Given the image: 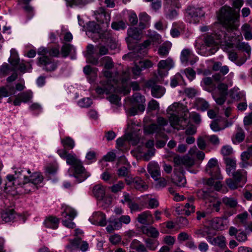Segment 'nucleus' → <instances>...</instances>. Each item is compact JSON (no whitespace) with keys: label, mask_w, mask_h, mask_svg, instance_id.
Masks as SVG:
<instances>
[{"label":"nucleus","mask_w":252,"mask_h":252,"mask_svg":"<svg viewBox=\"0 0 252 252\" xmlns=\"http://www.w3.org/2000/svg\"><path fill=\"white\" fill-rule=\"evenodd\" d=\"M217 17L220 23L228 32L237 30L239 26V11H236L232 7H222Z\"/></svg>","instance_id":"obj_1"},{"label":"nucleus","mask_w":252,"mask_h":252,"mask_svg":"<svg viewBox=\"0 0 252 252\" xmlns=\"http://www.w3.org/2000/svg\"><path fill=\"white\" fill-rule=\"evenodd\" d=\"M235 47L238 50L246 52L249 54L251 52V48L247 43L240 41V39L233 36H228L227 40L224 41L222 44V48L227 51Z\"/></svg>","instance_id":"obj_2"},{"label":"nucleus","mask_w":252,"mask_h":252,"mask_svg":"<svg viewBox=\"0 0 252 252\" xmlns=\"http://www.w3.org/2000/svg\"><path fill=\"white\" fill-rule=\"evenodd\" d=\"M227 34L221 31H218L216 33L206 35L204 38V42L207 46H217L219 44L224 43L225 40H227Z\"/></svg>","instance_id":"obj_3"},{"label":"nucleus","mask_w":252,"mask_h":252,"mask_svg":"<svg viewBox=\"0 0 252 252\" xmlns=\"http://www.w3.org/2000/svg\"><path fill=\"white\" fill-rule=\"evenodd\" d=\"M205 170L211 177H213L216 179H222L220 169L216 159H210L206 166Z\"/></svg>","instance_id":"obj_4"},{"label":"nucleus","mask_w":252,"mask_h":252,"mask_svg":"<svg viewBox=\"0 0 252 252\" xmlns=\"http://www.w3.org/2000/svg\"><path fill=\"white\" fill-rule=\"evenodd\" d=\"M172 182L179 187H184L187 183L185 176V171L182 167L175 168L174 176L171 178Z\"/></svg>","instance_id":"obj_5"},{"label":"nucleus","mask_w":252,"mask_h":252,"mask_svg":"<svg viewBox=\"0 0 252 252\" xmlns=\"http://www.w3.org/2000/svg\"><path fill=\"white\" fill-rule=\"evenodd\" d=\"M174 166L178 168V166L184 165L186 168H189L194 164V159L188 155L180 156L176 155L174 157L173 159Z\"/></svg>","instance_id":"obj_6"},{"label":"nucleus","mask_w":252,"mask_h":252,"mask_svg":"<svg viewBox=\"0 0 252 252\" xmlns=\"http://www.w3.org/2000/svg\"><path fill=\"white\" fill-rule=\"evenodd\" d=\"M214 178H211L206 180L205 185L206 186V189L198 190L196 192L197 196L198 198L202 199H207L210 193L213 191V186L214 184Z\"/></svg>","instance_id":"obj_7"},{"label":"nucleus","mask_w":252,"mask_h":252,"mask_svg":"<svg viewBox=\"0 0 252 252\" xmlns=\"http://www.w3.org/2000/svg\"><path fill=\"white\" fill-rule=\"evenodd\" d=\"M167 112L170 115H178L180 116L184 115V117H187L189 110L182 104L175 102L169 106Z\"/></svg>","instance_id":"obj_8"},{"label":"nucleus","mask_w":252,"mask_h":252,"mask_svg":"<svg viewBox=\"0 0 252 252\" xmlns=\"http://www.w3.org/2000/svg\"><path fill=\"white\" fill-rule=\"evenodd\" d=\"M39 63L44 66V69L47 71H52L56 69L57 64L52 58L47 56H43L38 59Z\"/></svg>","instance_id":"obj_9"},{"label":"nucleus","mask_w":252,"mask_h":252,"mask_svg":"<svg viewBox=\"0 0 252 252\" xmlns=\"http://www.w3.org/2000/svg\"><path fill=\"white\" fill-rule=\"evenodd\" d=\"M187 16L190 19V22L196 23L199 19L203 15L202 9L194 7L189 6L187 9Z\"/></svg>","instance_id":"obj_10"},{"label":"nucleus","mask_w":252,"mask_h":252,"mask_svg":"<svg viewBox=\"0 0 252 252\" xmlns=\"http://www.w3.org/2000/svg\"><path fill=\"white\" fill-rule=\"evenodd\" d=\"M154 84L153 81L149 80L146 85L147 87L151 88V93L154 97L157 98L161 97L165 92V88L162 86Z\"/></svg>","instance_id":"obj_11"},{"label":"nucleus","mask_w":252,"mask_h":252,"mask_svg":"<svg viewBox=\"0 0 252 252\" xmlns=\"http://www.w3.org/2000/svg\"><path fill=\"white\" fill-rule=\"evenodd\" d=\"M137 221L143 225H150L154 223V219L151 213L149 211L139 214L136 218Z\"/></svg>","instance_id":"obj_12"},{"label":"nucleus","mask_w":252,"mask_h":252,"mask_svg":"<svg viewBox=\"0 0 252 252\" xmlns=\"http://www.w3.org/2000/svg\"><path fill=\"white\" fill-rule=\"evenodd\" d=\"M94 15L95 19L99 22L108 24L110 21V14L102 7H99L94 11Z\"/></svg>","instance_id":"obj_13"},{"label":"nucleus","mask_w":252,"mask_h":252,"mask_svg":"<svg viewBox=\"0 0 252 252\" xmlns=\"http://www.w3.org/2000/svg\"><path fill=\"white\" fill-rule=\"evenodd\" d=\"M75 171V176L77 178H81L79 182H82L86 179L89 174L86 172L80 161L73 166Z\"/></svg>","instance_id":"obj_14"},{"label":"nucleus","mask_w":252,"mask_h":252,"mask_svg":"<svg viewBox=\"0 0 252 252\" xmlns=\"http://www.w3.org/2000/svg\"><path fill=\"white\" fill-rule=\"evenodd\" d=\"M75 171V176L77 178H81L79 182H82L86 179L89 174L86 172L80 161L73 166Z\"/></svg>","instance_id":"obj_15"},{"label":"nucleus","mask_w":252,"mask_h":252,"mask_svg":"<svg viewBox=\"0 0 252 252\" xmlns=\"http://www.w3.org/2000/svg\"><path fill=\"white\" fill-rule=\"evenodd\" d=\"M100 84L101 86L97 87L95 89L96 92L99 94H101L104 93L108 94L114 92L115 90L113 84H110L108 82L107 84L103 81H101Z\"/></svg>","instance_id":"obj_16"},{"label":"nucleus","mask_w":252,"mask_h":252,"mask_svg":"<svg viewBox=\"0 0 252 252\" xmlns=\"http://www.w3.org/2000/svg\"><path fill=\"white\" fill-rule=\"evenodd\" d=\"M164 130V128L163 127H161L160 126L156 124H152L144 127V131L146 133L153 134L156 133V135H158L160 136H163Z\"/></svg>","instance_id":"obj_17"},{"label":"nucleus","mask_w":252,"mask_h":252,"mask_svg":"<svg viewBox=\"0 0 252 252\" xmlns=\"http://www.w3.org/2000/svg\"><path fill=\"white\" fill-rule=\"evenodd\" d=\"M148 171L154 179H157L160 176V168L157 163L151 162L148 166Z\"/></svg>","instance_id":"obj_18"},{"label":"nucleus","mask_w":252,"mask_h":252,"mask_svg":"<svg viewBox=\"0 0 252 252\" xmlns=\"http://www.w3.org/2000/svg\"><path fill=\"white\" fill-rule=\"evenodd\" d=\"M171 116L169 118V121L171 126L174 128H177V126H180L183 129H184V126L182 125L183 122H186L187 117H184V115L179 117V115H170Z\"/></svg>","instance_id":"obj_19"},{"label":"nucleus","mask_w":252,"mask_h":252,"mask_svg":"<svg viewBox=\"0 0 252 252\" xmlns=\"http://www.w3.org/2000/svg\"><path fill=\"white\" fill-rule=\"evenodd\" d=\"M93 193L97 200H102L105 195V187L101 184L96 185L93 187Z\"/></svg>","instance_id":"obj_20"},{"label":"nucleus","mask_w":252,"mask_h":252,"mask_svg":"<svg viewBox=\"0 0 252 252\" xmlns=\"http://www.w3.org/2000/svg\"><path fill=\"white\" fill-rule=\"evenodd\" d=\"M233 177L243 186L247 181V172L244 170H238L233 173Z\"/></svg>","instance_id":"obj_21"},{"label":"nucleus","mask_w":252,"mask_h":252,"mask_svg":"<svg viewBox=\"0 0 252 252\" xmlns=\"http://www.w3.org/2000/svg\"><path fill=\"white\" fill-rule=\"evenodd\" d=\"M127 33L128 35V37L126 39L127 41H128L129 38L138 40L141 38L142 32L138 28L132 27L128 29Z\"/></svg>","instance_id":"obj_22"},{"label":"nucleus","mask_w":252,"mask_h":252,"mask_svg":"<svg viewBox=\"0 0 252 252\" xmlns=\"http://www.w3.org/2000/svg\"><path fill=\"white\" fill-rule=\"evenodd\" d=\"M16 217L15 212L13 209H8L3 211L1 215L3 221L8 222L14 220Z\"/></svg>","instance_id":"obj_23"},{"label":"nucleus","mask_w":252,"mask_h":252,"mask_svg":"<svg viewBox=\"0 0 252 252\" xmlns=\"http://www.w3.org/2000/svg\"><path fill=\"white\" fill-rule=\"evenodd\" d=\"M24 177V179L23 181V183H20L19 185H21L22 188L24 189L25 193H29L38 189V187L33 184V183L29 180L28 178L25 176Z\"/></svg>","instance_id":"obj_24"},{"label":"nucleus","mask_w":252,"mask_h":252,"mask_svg":"<svg viewBox=\"0 0 252 252\" xmlns=\"http://www.w3.org/2000/svg\"><path fill=\"white\" fill-rule=\"evenodd\" d=\"M59 223V219L55 216H50L46 218L44 224L47 227L52 229L58 228Z\"/></svg>","instance_id":"obj_25"},{"label":"nucleus","mask_w":252,"mask_h":252,"mask_svg":"<svg viewBox=\"0 0 252 252\" xmlns=\"http://www.w3.org/2000/svg\"><path fill=\"white\" fill-rule=\"evenodd\" d=\"M142 233L149 237L157 238L159 235L158 230L153 226H142L141 228Z\"/></svg>","instance_id":"obj_26"},{"label":"nucleus","mask_w":252,"mask_h":252,"mask_svg":"<svg viewBox=\"0 0 252 252\" xmlns=\"http://www.w3.org/2000/svg\"><path fill=\"white\" fill-rule=\"evenodd\" d=\"M59 49L57 48H53L50 49L47 48H40L38 51L39 55L43 56L50 55L52 57H58L59 55Z\"/></svg>","instance_id":"obj_27"},{"label":"nucleus","mask_w":252,"mask_h":252,"mask_svg":"<svg viewBox=\"0 0 252 252\" xmlns=\"http://www.w3.org/2000/svg\"><path fill=\"white\" fill-rule=\"evenodd\" d=\"M197 110L204 111L209 108V104L205 99L201 98H197L194 103Z\"/></svg>","instance_id":"obj_28"},{"label":"nucleus","mask_w":252,"mask_h":252,"mask_svg":"<svg viewBox=\"0 0 252 252\" xmlns=\"http://www.w3.org/2000/svg\"><path fill=\"white\" fill-rule=\"evenodd\" d=\"M94 53V47L92 44H89L87 46L86 56L89 62L94 64L97 63V59L94 58L93 55Z\"/></svg>","instance_id":"obj_29"},{"label":"nucleus","mask_w":252,"mask_h":252,"mask_svg":"<svg viewBox=\"0 0 252 252\" xmlns=\"http://www.w3.org/2000/svg\"><path fill=\"white\" fill-rule=\"evenodd\" d=\"M171 45L170 42H166L160 45L158 51V55L162 57L167 56L171 49Z\"/></svg>","instance_id":"obj_30"},{"label":"nucleus","mask_w":252,"mask_h":252,"mask_svg":"<svg viewBox=\"0 0 252 252\" xmlns=\"http://www.w3.org/2000/svg\"><path fill=\"white\" fill-rule=\"evenodd\" d=\"M173 66V60L170 58H168L166 60H161L158 64V68H162L167 70L171 69Z\"/></svg>","instance_id":"obj_31"},{"label":"nucleus","mask_w":252,"mask_h":252,"mask_svg":"<svg viewBox=\"0 0 252 252\" xmlns=\"http://www.w3.org/2000/svg\"><path fill=\"white\" fill-rule=\"evenodd\" d=\"M210 242L212 244L218 246L220 248L223 249L226 247L225 238L221 235L213 238L212 240H210Z\"/></svg>","instance_id":"obj_32"},{"label":"nucleus","mask_w":252,"mask_h":252,"mask_svg":"<svg viewBox=\"0 0 252 252\" xmlns=\"http://www.w3.org/2000/svg\"><path fill=\"white\" fill-rule=\"evenodd\" d=\"M225 163L226 165V171L227 174H230L232 170L236 169V161L234 159L226 158H225Z\"/></svg>","instance_id":"obj_33"},{"label":"nucleus","mask_w":252,"mask_h":252,"mask_svg":"<svg viewBox=\"0 0 252 252\" xmlns=\"http://www.w3.org/2000/svg\"><path fill=\"white\" fill-rule=\"evenodd\" d=\"M29 178L33 184L37 186V185L42 182L43 180V176L39 172H35L31 175Z\"/></svg>","instance_id":"obj_34"},{"label":"nucleus","mask_w":252,"mask_h":252,"mask_svg":"<svg viewBox=\"0 0 252 252\" xmlns=\"http://www.w3.org/2000/svg\"><path fill=\"white\" fill-rule=\"evenodd\" d=\"M204 200H208L210 202V206L212 208V209L215 210V211L218 212L220 210V205L221 202L218 199L213 197L210 195L208 196L207 199H204Z\"/></svg>","instance_id":"obj_35"},{"label":"nucleus","mask_w":252,"mask_h":252,"mask_svg":"<svg viewBox=\"0 0 252 252\" xmlns=\"http://www.w3.org/2000/svg\"><path fill=\"white\" fill-rule=\"evenodd\" d=\"M97 223L100 226H105L106 225V220L105 215L100 212H96L94 216Z\"/></svg>","instance_id":"obj_36"},{"label":"nucleus","mask_w":252,"mask_h":252,"mask_svg":"<svg viewBox=\"0 0 252 252\" xmlns=\"http://www.w3.org/2000/svg\"><path fill=\"white\" fill-rule=\"evenodd\" d=\"M192 57H194V55L189 49H185L181 52V61L183 63H187L189 60Z\"/></svg>","instance_id":"obj_37"},{"label":"nucleus","mask_w":252,"mask_h":252,"mask_svg":"<svg viewBox=\"0 0 252 252\" xmlns=\"http://www.w3.org/2000/svg\"><path fill=\"white\" fill-rule=\"evenodd\" d=\"M134 187L138 190L143 191L148 189V185L140 178H136L134 181Z\"/></svg>","instance_id":"obj_38"},{"label":"nucleus","mask_w":252,"mask_h":252,"mask_svg":"<svg viewBox=\"0 0 252 252\" xmlns=\"http://www.w3.org/2000/svg\"><path fill=\"white\" fill-rule=\"evenodd\" d=\"M61 143L64 148L68 149H72L75 146L74 140L68 136L62 139Z\"/></svg>","instance_id":"obj_39"},{"label":"nucleus","mask_w":252,"mask_h":252,"mask_svg":"<svg viewBox=\"0 0 252 252\" xmlns=\"http://www.w3.org/2000/svg\"><path fill=\"white\" fill-rule=\"evenodd\" d=\"M211 225L215 229L222 230L224 227L223 221L220 218H215L211 221Z\"/></svg>","instance_id":"obj_40"},{"label":"nucleus","mask_w":252,"mask_h":252,"mask_svg":"<svg viewBox=\"0 0 252 252\" xmlns=\"http://www.w3.org/2000/svg\"><path fill=\"white\" fill-rule=\"evenodd\" d=\"M76 215V211L70 208V207L66 206L64 210V212L62 213V216L64 217H68V219L69 220H73V219L75 218Z\"/></svg>","instance_id":"obj_41"},{"label":"nucleus","mask_w":252,"mask_h":252,"mask_svg":"<svg viewBox=\"0 0 252 252\" xmlns=\"http://www.w3.org/2000/svg\"><path fill=\"white\" fill-rule=\"evenodd\" d=\"M81 243V239L80 238H75L73 240L69 241V244L67 245L66 248L70 251L78 249Z\"/></svg>","instance_id":"obj_42"},{"label":"nucleus","mask_w":252,"mask_h":252,"mask_svg":"<svg viewBox=\"0 0 252 252\" xmlns=\"http://www.w3.org/2000/svg\"><path fill=\"white\" fill-rule=\"evenodd\" d=\"M226 184L231 189H235L240 187H242L243 185L240 184L237 180L231 178H228L226 180Z\"/></svg>","instance_id":"obj_43"},{"label":"nucleus","mask_w":252,"mask_h":252,"mask_svg":"<svg viewBox=\"0 0 252 252\" xmlns=\"http://www.w3.org/2000/svg\"><path fill=\"white\" fill-rule=\"evenodd\" d=\"M222 201L226 206L230 208H235L237 205V200L233 197H224Z\"/></svg>","instance_id":"obj_44"},{"label":"nucleus","mask_w":252,"mask_h":252,"mask_svg":"<svg viewBox=\"0 0 252 252\" xmlns=\"http://www.w3.org/2000/svg\"><path fill=\"white\" fill-rule=\"evenodd\" d=\"M202 81L208 91L211 92L215 89V85L213 84V80L211 77H205L203 79Z\"/></svg>","instance_id":"obj_45"},{"label":"nucleus","mask_w":252,"mask_h":252,"mask_svg":"<svg viewBox=\"0 0 252 252\" xmlns=\"http://www.w3.org/2000/svg\"><path fill=\"white\" fill-rule=\"evenodd\" d=\"M101 63L104 65L106 69H111L114 66V64L112 59L108 56L103 57L100 60Z\"/></svg>","instance_id":"obj_46"},{"label":"nucleus","mask_w":252,"mask_h":252,"mask_svg":"<svg viewBox=\"0 0 252 252\" xmlns=\"http://www.w3.org/2000/svg\"><path fill=\"white\" fill-rule=\"evenodd\" d=\"M145 243L146 248L152 251H155L158 245V241L150 238L146 239Z\"/></svg>","instance_id":"obj_47"},{"label":"nucleus","mask_w":252,"mask_h":252,"mask_svg":"<svg viewBox=\"0 0 252 252\" xmlns=\"http://www.w3.org/2000/svg\"><path fill=\"white\" fill-rule=\"evenodd\" d=\"M19 97L22 102L26 103L31 100L32 97V92L31 91H26L18 94Z\"/></svg>","instance_id":"obj_48"},{"label":"nucleus","mask_w":252,"mask_h":252,"mask_svg":"<svg viewBox=\"0 0 252 252\" xmlns=\"http://www.w3.org/2000/svg\"><path fill=\"white\" fill-rule=\"evenodd\" d=\"M156 182L155 188L157 189L163 188L165 187L167 185V181L164 177H161L160 176L159 177L157 178V179H154Z\"/></svg>","instance_id":"obj_49"},{"label":"nucleus","mask_w":252,"mask_h":252,"mask_svg":"<svg viewBox=\"0 0 252 252\" xmlns=\"http://www.w3.org/2000/svg\"><path fill=\"white\" fill-rule=\"evenodd\" d=\"M73 50V47L70 44H64L61 49V54L63 57H66L71 51Z\"/></svg>","instance_id":"obj_50"},{"label":"nucleus","mask_w":252,"mask_h":252,"mask_svg":"<svg viewBox=\"0 0 252 252\" xmlns=\"http://www.w3.org/2000/svg\"><path fill=\"white\" fill-rule=\"evenodd\" d=\"M66 163L74 166L75 165L77 164L80 161L77 158L75 155L69 154L66 158Z\"/></svg>","instance_id":"obj_51"},{"label":"nucleus","mask_w":252,"mask_h":252,"mask_svg":"<svg viewBox=\"0 0 252 252\" xmlns=\"http://www.w3.org/2000/svg\"><path fill=\"white\" fill-rule=\"evenodd\" d=\"M245 137V132L241 127H238L235 139L237 142H242Z\"/></svg>","instance_id":"obj_52"},{"label":"nucleus","mask_w":252,"mask_h":252,"mask_svg":"<svg viewBox=\"0 0 252 252\" xmlns=\"http://www.w3.org/2000/svg\"><path fill=\"white\" fill-rule=\"evenodd\" d=\"M112 28L115 30H124L126 28V24L123 21L114 22L111 25Z\"/></svg>","instance_id":"obj_53"},{"label":"nucleus","mask_w":252,"mask_h":252,"mask_svg":"<svg viewBox=\"0 0 252 252\" xmlns=\"http://www.w3.org/2000/svg\"><path fill=\"white\" fill-rule=\"evenodd\" d=\"M139 64L143 69H148L153 67L154 63L149 60L146 59L139 62Z\"/></svg>","instance_id":"obj_54"},{"label":"nucleus","mask_w":252,"mask_h":252,"mask_svg":"<svg viewBox=\"0 0 252 252\" xmlns=\"http://www.w3.org/2000/svg\"><path fill=\"white\" fill-rule=\"evenodd\" d=\"M124 187L125 184L124 182L122 181H119L118 183L113 185L111 187V189L113 192L117 193L123 189Z\"/></svg>","instance_id":"obj_55"},{"label":"nucleus","mask_w":252,"mask_h":252,"mask_svg":"<svg viewBox=\"0 0 252 252\" xmlns=\"http://www.w3.org/2000/svg\"><path fill=\"white\" fill-rule=\"evenodd\" d=\"M128 207L130 209L131 212L141 211L143 209L142 206L134 202L130 203Z\"/></svg>","instance_id":"obj_56"},{"label":"nucleus","mask_w":252,"mask_h":252,"mask_svg":"<svg viewBox=\"0 0 252 252\" xmlns=\"http://www.w3.org/2000/svg\"><path fill=\"white\" fill-rule=\"evenodd\" d=\"M132 98L133 101L137 104L144 103L145 101L144 97L139 93L134 94Z\"/></svg>","instance_id":"obj_57"},{"label":"nucleus","mask_w":252,"mask_h":252,"mask_svg":"<svg viewBox=\"0 0 252 252\" xmlns=\"http://www.w3.org/2000/svg\"><path fill=\"white\" fill-rule=\"evenodd\" d=\"M226 126H226L223 127H221L219 124V120H218L213 121L210 125L211 129L215 131H220L221 129H223Z\"/></svg>","instance_id":"obj_58"},{"label":"nucleus","mask_w":252,"mask_h":252,"mask_svg":"<svg viewBox=\"0 0 252 252\" xmlns=\"http://www.w3.org/2000/svg\"><path fill=\"white\" fill-rule=\"evenodd\" d=\"M183 211L185 212V215L189 216L191 213L194 212V206L189 203H186Z\"/></svg>","instance_id":"obj_59"},{"label":"nucleus","mask_w":252,"mask_h":252,"mask_svg":"<svg viewBox=\"0 0 252 252\" xmlns=\"http://www.w3.org/2000/svg\"><path fill=\"white\" fill-rule=\"evenodd\" d=\"M109 240L113 245L118 244L122 240L120 235L116 234L110 236Z\"/></svg>","instance_id":"obj_60"},{"label":"nucleus","mask_w":252,"mask_h":252,"mask_svg":"<svg viewBox=\"0 0 252 252\" xmlns=\"http://www.w3.org/2000/svg\"><path fill=\"white\" fill-rule=\"evenodd\" d=\"M129 170L126 166H123L118 169L119 177H127L129 175Z\"/></svg>","instance_id":"obj_61"},{"label":"nucleus","mask_w":252,"mask_h":252,"mask_svg":"<svg viewBox=\"0 0 252 252\" xmlns=\"http://www.w3.org/2000/svg\"><path fill=\"white\" fill-rule=\"evenodd\" d=\"M185 94L189 97H194L197 93V91L191 88H186L184 90Z\"/></svg>","instance_id":"obj_62"},{"label":"nucleus","mask_w":252,"mask_h":252,"mask_svg":"<svg viewBox=\"0 0 252 252\" xmlns=\"http://www.w3.org/2000/svg\"><path fill=\"white\" fill-rule=\"evenodd\" d=\"M109 222L112 224L113 227L115 230H119L122 227V224H121V222L120 221L119 219H110L109 220Z\"/></svg>","instance_id":"obj_63"},{"label":"nucleus","mask_w":252,"mask_h":252,"mask_svg":"<svg viewBox=\"0 0 252 252\" xmlns=\"http://www.w3.org/2000/svg\"><path fill=\"white\" fill-rule=\"evenodd\" d=\"M10 71V68L7 64L2 65L0 68V76L1 77L5 76Z\"/></svg>","instance_id":"obj_64"}]
</instances>
